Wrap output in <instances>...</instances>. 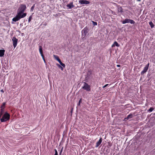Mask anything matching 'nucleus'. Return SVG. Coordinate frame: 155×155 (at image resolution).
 Here are the masks:
<instances>
[{"instance_id":"1","label":"nucleus","mask_w":155,"mask_h":155,"mask_svg":"<svg viewBox=\"0 0 155 155\" xmlns=\"http://www.w3.org/2000/svg\"><path fill=\"white\" fill-rule=\"evenodd\" d=\"M26 9V7L25 5H21L18 9L17 15L12 19V21L16 22L25 17L27 14L26 13H24V12Z\"/></svg>"},{"instance_id":"2","label":"nucleus","mask_w":155,"mask_h":155,"mask_svg":"<svg viewBox=\"0 0 155 155\" xmlns=\"http://www.w3.org/2000/svg\"><path fill=\"white\" fill-rule=\"evenodd\" d=\"M10 114L7 112H5L2 117L0 119L1 122H5L8 120L10 118Z\"/></svg>"},{"instance_id":"3","label":"nucleus","mask_w":155,"mask_h":155,"mask_svg":"<svg viewBox=\"0 0 155 155\" xmlns=\"http://www.w3.org/2000/svg\"><path fill=\"white\" fill-rule=\"evenodd\" d=\"M84 86L82 87V88L87 91H90L91 90L90 86L88 85V84L86 82H84Z\"/></svg>"},{"instance_id":"4","label":"nucleus","mask_w":155,"mask_h":155,"mask_svg":"<svg viewBox=\"0 0 155 155\" xmlns=\"http://www.w3.org/2000/svg\"><path fill=\"white\" fill-rule=\"evenodd\" d=\"M88 29L86 28H85L81 31L82 35L81 37L82 38H84L86 34L87 33Z\"/></svg>"},{"instance_id":"5","label":"nucleus","mask_w":155,"mask_h":155,"mask_svg":"<svg viewBox=\"0 0 155 155\" xmlns=\"http://www.w3.org/2000/svg\"><path fill=\"white\" fill-rule=\"evenodd\" d=\"M12 40L13 42V45L14 48H15L16 47L17 45L18 39L15 37H14L12 38Z\"/></svg>"},{"instance_id":"6","label":"nucleus","mask_w":155,"mask_h":155,"mask_svg":"<svg viewBox=\"0 0 155 155\" xmlns=\"http://www.w3.org/2000/svg\"><path fill=\"white\" fill-rule=\"evenodd\" d=\"M149 63L144 67L143 70L141 72V74H143L145 73H146L148 69L149 66Z\"/></svg>"},{"instance_id":"7","label":"nucleus","mask_w":155,"mask_h":155,"mask_svg":"<svg viewBox=\"0 0 155 155\" xmlns=\"http://www.w3.org/2000/svg\"><path fill=\"white\" fill-rule=\"evenodd\" d=\"M79 3L81 4H88L90 3L88 1L86 0H80L79 1Z\"/></svg>"},{"instance_id":"8","label":"nucleus","mask_w":155,"mask_h":155,"mask_svg":"<svg viewBox=\"0 0 155 155\" xmlns=\"http://www.w3.org/2000/svg\"><path fill=\"white\" fill-rule=\"evenodd\" d=\"M67 7L69 9H71L74 7L72 2H71L69 4L67 5Z\"/></svg>"},{"instance_id":"9","label":"nucleus","mask_w":155,"mask_h":155,"mask_svg":"<svg viewBox=\"0 0 155 155\" xmlns=\"http://www.w3.org/2000/svg\"><path fill=\"white\" fill-rule=\"evenodd\" d=\"M102 141V138H100L99 141L96 143L95 147H98L101 143Z\"/></svg>"},{"instance_id":"10","label":"nucleus","mask_w":155,"mask_h":155,"mask_svg":"<svg viewBox=\"0 0 155 155\" xmlns=\"http://www.w3.org/2000/svg\"><path fill=\"white\" fill-rule=\"evenodd\" d=\"M5 50H0V57H2L4 55Z\"/></svg>"},{"instance_id":"11","label":"nucleus","mask_w":155,"mask_h":155,"mask_svg":"<svg viewBox=\"0 0 155 155\" xmlns=\"http://www.w3.org/2000/svg\"><path fill=\"white\" fill-rule=\"evenodd\" d=\"M115 46L117 47H119L120 46V45L118 44V43L117 41H115L114 42V43L112 45V47H114Z\"/></svg>"},{"instance_id":"12","label":"nucleus","mask_w":155,"mask_h":155,"mask_svg":"<svg viewBox=\"0 0 155 155\" xmlns=\"http://www.w3.org/2000/svg\"><path fill=\"white\" fill-rule=\"evenodd\" d=\"M53 57L55 59L57 60V61L59 62L60 61H61L60 59H59L58 56L57 55H54Z\"/></svg>"},{"instance_id":"13","label":"nucleus","mask_w":155,"mask_h":155,"mask_svg":"<svg viewBox=\"0 0 155 155\" xmlns=\"http://www.w3.org/2000/svg\"><path fill=\"white\" fill-rule=\"evenodd\" d=\"M130 19H125L124 20L122 21V23L123 24H125L126 23H129Z\"/></svg>"},{"instance_id":"14","label":"nucleus","mask_w":155,"mask_h":155,"mask_svg":"<svg viewBox=\"0 0 155 155\" xmlns=\"http://www.w3.org/2000/svg\"><path fill=\"white\" fill-rule=\"evenodd\" d=\"M39 51L40 54H43L42 49L41 46H39Z\"/></svg>"},{"instance_id":"15","label":"nucleus","mask_w":155,"mask_h":155,"mask_svg":"<svg viewBox=\"0 0 155 155\" xmlns=\"http://www.w3.org/2000/svg\"><path fill=\"white\" fill-rule=\"evenodd\" d=\"M5 105V102L3 103L2 105L1 106V109H4Z\"/></svg>"},{"instance_id":"16","label":"nucleus","mask_w":155,"mask_h":155,"mask_svg":"<svg viewBox=\"0 0 155 155\" xmlns=\"http://www.w3.org/2000/svg\"><path fill=\"white\" fill-rule=\"evenodd\" d=\"M149 25H150V27L151 28H153L154 27V25L152 22H150L149 23Z\"/></svg>"},{"instance_id":"17","label":"nucleus","mask_w":155,"mask_h":155,"mask_svg":"<svg viewBox=\"0 0 155 155\" xmlns=\"http://www.w3.org/2000/svg\"><path fill=\"white\" fill-rule=\"evenodd\" d=\"M133 115L132 114H130L128 115L127 116V118L128 119L129 118H130L132 117Z\"/></svg>"},{"instance_id":"18","label":"nucleus","mask_w":155,"mask_h":155,"mask_svg":"<svg viewBox=\"0 0 155 155\" xmlns=\"http://www.w3.org/2000/svg\"><path fill=\"white\" fill-rule=\"evenodd\" d=\"M129 23H130L131 24H134L135 22L133 20L130 19Z\"/></svg>"},{"instance_id":"19","label":"nucleus","mask_w":155,"mask_h":155,"mask_svg":"<svg viewBox=\"0 0 155 155\" xmlns=\"http://www.w3.org/2000/svg\"><path fill=\"white\" fill-rule=\"evenodd\" d=\"M59 62L60 63V64H61V65L62 66H63L64 68V67H65V64H64V63H62L61 62V61H60Z\"/></svg>"},{"instance_id":"20","label":"nucleus","mask_w":155,"mask_h":155,"mask_svg":"<svg viewBox=\"0 0 155 155\" xmlns=\"http://www.w3.org/2000/svg\"><path fill=\"white\" fill-rule=\"evenodd\" d=\"M35 8V5H34L33 6H32L31 8L30 11L31 12H32Z\"/></svg>"},{"instance_id":"21","label":"nucleus","mask_w":155,"mask_h":155,"mask_svg":"<svg viewBox=\"0 0 155 155\" xmlns=\"http://www.w3.org/2000/svg\"><path fill=\"white\" fill-rule=\"evenodd\" d=\"M154 110V108L153 107H150V109L148 110V111L150 112H152Z\"/></svg>"},{"instance_id":"22","label":"nucleus","mask_w":155,"mask_h":155,"mask_svg":"<svg viewBox=\"0 0 155 155\" xmlns=\"http://www.w3.org/2000/svg\"><path fill=\"white\" fill-rule=\"evenodd\" d=\"M92 22L93 23V25L94 26H95L97 25V22L92 21Z\"/></svg>"},{"instance_id":"23","label":"nucleus","mask_w":155,"mask_h":155,"mask_svg":"<svg viewBox=\"0 0 155 155\" xmlns=\"http://www.w3.org/2000/svg\"><path fill=\"white\" fill-rule=\"evenodd\" d=\"M31 19H32V16H30L29 17L28 20V22H30L31 21Z\"/></svg>"},{"instance_id":"24","label":"nucleus","mask_w":155,"mask_h":155,"mask_svg":"<svg viewBox=\"0 0 155 155\" xmlns=\"http://www.w3.org/2000/svg\"><path fill=\"white\" fill-rule=\"evenodd\" d=\"M55 151V153L54 155H58V153L56 149L54 150Z\"/></svg>"},{"instance_id":"25","label":"nucleus","mask_w":155,"mask_h":155,"mask_svg":"<svg viewBox=\"0 0 155 155\" xmlns=\"http://www.w3.org/2000/svg\"><path fill=\"white\" fill-rule=\"evenodd\" d=\"M42 58L43 59H45L44 58V56L43 54H41Z\"/></svg>"},{"instance_id":"26","label":"nucleus","mask_w":155,"mask_h":155,"mask_svg":"<svg viewBox=\"0 0 155 155\" xmlns=\"http://www.w3.org/2000/svg\"><path fill=\"white\" fill-rule=\"evenodd\" d=\"M42 58L43 59H45L44 58V56L43 54H41Z\"/></svg>"},{"instance_id":"27","label":"nucleus","mask_w":155,"mask_h":155,"mask_svg":"<svg viewBox=\"0 0 155 155\" xmlns=\"http://www.w3.org/2000/svg\"><path fill=\"white\" fill-rule=\"evenodd\" d=\"M81 101V99H80V100L79 101V103H78V105L79 106L80 105Z\"/></svg>"},{"instance_id":"28","label":"nucleus","mask_w":155,"mask_h":155,"mask_svg":"<svg viewBox=\"0 0 155 155\" xmlns=\"http://www.w3.org/2000/svg\"><path fill=\"white\" fill-rule=\"evenodd\" d=\"M108 85V84H106V85H105L103 87L104 88V87H106Z\"/></svg>"},{"instance_id":"29","label":"nucleus","mask_w":155,"mask_h":155,"mask_svg":"<svg viewBox=\"0 0 155 155\" xmlns=\"http://www.w3.org/2000/svg\"><path fill=\"white\" fill-rule=\"evenodd\" d=\"M57 66H58V68H59L60 67H61V66L60 65H59V64H57Z\"/></svg>"},{"instance_id":"30","label":"nucleus","mask_w":155,"mask_h":155,"mask_svg":"<svg viewBox=\"0 0 155 155\" xmlns=\"http://www.w3.org/2000/svg\"><path fill=\"white\" fill-rule=\"evenodd\" d=\"M59 68H61L62 71H63V68L61 66V67H60Z\"/></svg>"},{"instance_id":"31","label":"nucleus","mask_w":155,"mask_h":155,"mask_svg":"<svg viewBox=\"0 0 155 155\" xmlns=\"http://www.w3.org/2000/svg\"><path fill=\"white\" fill-rule=\"evenodd\" d=\"M1 91L2 92V93H4V91H3L2 89L1 90Z\"/></svg>"},{"instance_id":"32","label":"nucleus","mask_w":155,"mask_h":155,"mask_svg":"<svg viewBox=\"0 0 155 155\" xmlns=\"http://www.w3.org/2000/svg\"><path fill=\"white\" fill-rule=\"evenodd\" d=\"M120 65H117V67H120Z\"/></svg>"},{"instance_id":"33","label":"nucleus","mask_w":155,"mask_h":155,"mask_svg":"<svg viewBox=\"0 0 155 155\" xmlns=\"http://www.w3.org/2000/svg\"><path fill=\"white\" fill-rule=\"evenodd\" d=\"M43 60H44V61L45 63H46V62H45V59H43Z\"/></svg>"},{"instance_id":"34","label":"nucleus","mask_w":155,"mask_h":155,"mask_svg":"<svg viewBox=\"0 0 155 155\" xmlns=\"http://www.w3.org/2000/svg\"><path fill=\"white\" fill-rule=\"evenodd\" d=\"M138 1L140 2V0H137Z\"/></svg>"}]
</instances>
